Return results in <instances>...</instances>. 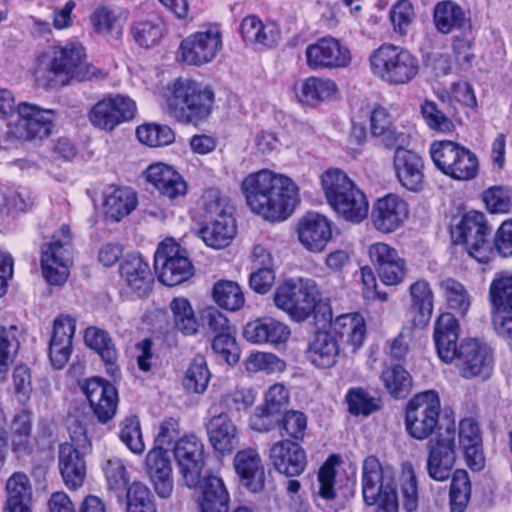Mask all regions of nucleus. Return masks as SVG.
<instances>
[{"label": "nucleus", "instance_id": "f257e3e1", "mask_svg": "<svg viewBox=\"0 0 512 512\" xmlns=\"http://www.w3.org/2000/svg\"><path fill=\"white\" fill-rule=\"evenodd\" d=\"M241 191L249 209L269 222L285 221L300 202L297 184L269 169L248 174L241 183Z\"/></svg>", "mask_w": 512, "mask_h": 512}, {"label": "nucleus", "instance_id": "f03ea898", "mask_svg": "<svg viewBox=\"0 0 512 512\" xmlns=\"http://www.w3.org/2000/svg\"><path fill=\"white\" fill-rule=\"evenodd\" d=\"M169 91L167 111L176 121L198 125L210 115L214 101L210 88L191 79L179 78Z\"/></svg>", "mask_w": 512, "mask_h": 512}, {"label": "nucleus", "instance_id": "7ed1b4c3", "mask_svg": "<svg viewBox=\"0 0 512 512\" xmlns=\"http://www.w3.org/2000/svg\"><path fill=\"white\" fill-rule=\"evenodd\" d=\"M203 225L199 235L206 246L219 250L230 245L237 233L233 207L228 198L210 189L201 199Z\"/></svg>", "mask_w": 512, "mask_h": 512}, {"label": "nucleus", "instance_id": "20e7f679", "mask_svg": "<svg viewBox=\"0 0 512 512\" xmlns=\"http://www.w3.org/2000/svg\"><path fill=\"white\" fill-rule=\"evenodd\" d=\"M321 292L312 278H288L277 285L272 298L275 307L295 322L306 321L315 311Z\"/></svg>", "mask_w": 512, "mask_h": 512}, {"label": "nucleus", "instance_id": "39448f33", "mask_svg": "<svg viewBox=\"0 0 512 512\" xmlns=\"http://www.w3.org/2000/svg\"><path fill=\"white\" fill-rule=\"evenodd\" d=\"M362 495L367 505H376V512H399L394 472L383 466L375 456H368L362 468Z\"/></svg>", "mask_w": 512, "mask_h": 512}, {"label": "nucleus", "instance_id": "423d86ee", "mask_svg": "<svg viewBox=\"0 0 512 512\" xmlns=\"http://www.w3.org/2000/svg\"><path fill=\"white\" fill-rule=\"evenodd\" d=\"M372 73L391 85H404L419 72L418 59L407 49L393 44H383L369 56Z\"/></svg>", "mask_w": 512, "mask_h": 512}, {"label": "nucleus", "instance_id": "0eeeda50", "mask_svg": "<svg viewBox=\"0 0 512 512\" xmlns=\"http://www.w3.org/2000/svg\"><path fill=\"white\" fill-rule=\"evenodd\" d=\"M73 261L72 235L68 225H62L41 247L43 277L51 285L63 284Z\"/></svg>", "mask_w": 512, "mask_h": 512}, {"label": "nucleus", "instance_id": "6e6552de", "mask_svg": "<svg viewBox=\"0 0 512 512\" xmlns=\"http://www.w3.org/2000/svg\"><path fill=\"white\" fill-rule=\"evenodd\" d=\"M430 156L435 166L453 179L468 181L478 174L476 155L455 142L444 140L432 143Z\"/></svg>", "mask_w": 512, "mask_h": 512}, {"label": "nucleus", "instance_id": "1a4fd4ad", "mask_svg": "<svg viewBox=\"0 0 512 512\" xmlns=\"http://www.w3.org/2000/svg\"><path fill=\"white\" fill-rule=\"evenodd\" d=\"M441 403L434 390H426L414 395L406 405L405 428L414 439L430 437L439 424Z\"/></svg>", "mask_w": 512, "mask_h": 512}, {"label": "nucleus", "instance_id": "9d476101", "mask_svg": "<svg viewBox=\"0 0 512 512\" xmlns=\"http://www.w3.org/2000/svg\"><path fill=\"white\" fill-rule=\"evenodd\" d=\"M70 440L59 445V470L65 485L77 489L86 476L84 455L90 451L91 443L82 427L71 432Z\"/></svg>", "mask_w": 512, "mask_h": 512}, {"label": "nucleus", "instance_id": "9b49d317", "mask_svg": "<svg viewBox=\"0 0 512 512\" xmlns=\"http://www.w3.org/2000/svg\"><path fill=\"white\" fill-rule=\"evenodd\" d=\"M154 265L159 281L166 286L181 284L193 275V265L187 251L171 238L159 244Z\"/></svg>", "mask_w": 512, "mask_h": 512}, {"label": "nucleus", "instance_id": "f8f14e48", "mask_svg": "<svg viewBox=\"0 0 512 512\" xmlns=\"http://www.w3.org/2000/svg\"><path fill=\"white\" fill-rule=\"evenodd\" d=\"M85 53L83 46L78 42H69L65 46H53L45 50L38 57V66L35 75L38 81L45 77L43 85H48L52 81V76L65 75L72 78L75 69L84 59Z\"/></svg>", "mask_w": 512, "mask_h": 512}, {"label": "nucleus", "instance_id": "ddd939ff", "mask_svg": "<svg viewBox=\"0 0 512 512\" xmlns=\"http://www.w3.org/2000/svg\"><path fill=\"white\" fill-rule=\"evenodd\" d=\"M56 112L28 102L17 105V119L9 124V134L19 140L43 139L54 127Z\"/></svg>", "mask_w": 512, "mask_h": 512}, {"label": "nucleus", "instance_id": "4468645a", "mask_svg": "<svg viewBox=\"0 0 512 512\" xmlns=\"http://www.w3.org/2000/svg\"><path fill=\"white\" fill-rule=\"evenodd\" d=\"M218 26H208L184 38L179 45V59L187 65L202 66L212 62L222 50Z\"/></svg>", "mask_w": 512, "mask_h": 512}, {"label": "nucleus", "instance_id": "2eb2a0df", "mask_svg": "<svg viewBox=\"0 0 512 512\" xmlns=\"http://www.w3.org/2000/svg\"><path fill=\"white\" fill-rule=\"evenodd\" d=\"M136 111V103L130 97L110 94L92 106L88 119L94 127L112 131L118 125L132 120Z\"/></svg>", "mask_w": 512, "mask_h": 512}, {"label": "nucleus", "instance_id": "dca6fc26", "mask_svg": "<svg viewBox=\"0 0 512 512\" xmlns=\"http://www.w3.org/2000/svg\"><path fill=\"white\" fill-rule=\"evenodd\" d=\"M458 238L465 244L468 254L477 262L487 264L493 256V250L487 240L490 229L485 215L478 211L466 213L458 227Z\"/></svg>", "mask_w": 512, "mask_h": 512}, {"label": "nucleus", "instance_id": "f3484780", "mask_svg": "<svg viewBox=\"0 0 512 512\" xmlns=\"http://www.w3.org/2000/svg\"><path fill=\"white\" fill-rule=\"evenodd\" d=\"M306 65L312 71L346 68L352 61L351 52L338 39L327 36L305 49Z\"/></svg>", "mask_w": 512, "mask_h": 512}, {"label": "nucleus", "instance_id": "a211bd4d", "mask_svg": "<svg viewBox=\"0 0 512 512\" xmlns=\"http://www.w3.org/2000/svg\"><path fill=\"white\" fill-rule=\"evenodd\" d=\"M428 447L427 470L429 476L436 481L447 480L456 460L455 429L446 428L435 440L429 441Z\"/></svg>", "mask_w": 512, "mask_h": 512}, {"label": "nucleus", "instance_id": "6ab92c4d", "mask_svg": "<svg viewBox=\"0 0 512 512\" xmlns=\"http://www.w3.org/2000/svg\"><path fill=\"white\" fill-rule=\"evenodd\" d=\"M367 253L385 285H398L405 279L406 262L394 247L385 242H375L368 246Z\"/></svg>", "mask_w": 512, "mask_h": 512}, {"label": "nucleus", "instance_id": "aec40b11", "mask_svg": "<svg viewBox=\"0 0 512 512\" xmlns=\"http://www.w3.org/2000/svg\"><path fill=\"white\" fill-rule=\"evenodd\" d=\"M174 456L188 487H195L204 466V445L195 435L180 438L174 447Z\"/></svg>", "mask_w": 512, "mask_h": 512}, {"label": "nucleus", "instance_id": "412c9836", "mask_svg": "<svg viewBox=\"0 0 512 512\" xmlns=\"http://www.w3.org/2000/svg\"><path fill=\"white\" fill-rule=\"evenodd\" d=\"M492 352L485 344L467 339L459 346L457 367L464 378L486 376L492 370Z\"/></svg>", "mask_w": 512, "mask_h": 512}, {"label": "nucleus", "instance_id": "4be33fe9", "mask_svg": "<svg viewBox=\"0 0 512 512\" xmlns=\"http://www.w3.org/2000/svg\"><path fill=\"white\" fill-rule=\"evenodd\" d=\"M81 390L100 422L106 423L114 417L118 405V393L112 384L100 378H91L81 385Z\"/></svg>", "mask_w": 512, "mask_h": 512}, {"label": "nucleus", "instance_id": "5701e85b", "mask_svg": "<svg viewBox=\"0 0 512 512\" xmlns=\"http://www.w3.org/2000/svg\"><path fill=\"white\" fill-rule=\"evenodd\" d=\"M298 240L310 252H322L332 238V222L326 216L309 212L297 224Z\"/></svg>", "mask_w": 512, "mask_h": 512}, {"label": "nucleus", "instance_id": "b1692460", "mask_svg": "<svg viewBox=\"0 0 512 512\" xmlns=\"http://www.w3.org/2000/svg\"><path fill=\"white\" fill-rule=\"evenodd\" d=\"M408 213V205L401 197L388 194L374 203L372 222L376 230L391 233L404 224Z\"/></svg>", "mask_w": 512, "mask_h": 512}, {"label": "nucleus", "instance_id": "393cba45", "mask_svg": "<svg viewBox=\"0 0 512 512\" xmlns=\"http://www.w3.org/2000/svg\"><path fill=\"white\" fill-rule=\"evenodd\" d=\"M242 334L252 344L278 346L287 342L291 331L288 325L279 320L261 317L247 322Z\"/></svg>", "mask_w": 512, "mask_h": 512}, {"label": "nucleus", "instance_id": "a878e982", "mask_svg": "<svg viewBox=\"0 0 512 512\" xmlns=\"http://www.w3.org/2000/svg\"><path fill=\"white\" fill-rule=\"evenodd\" d=\"M393 167L399 183L409 191L417 192L424 184L423 159L411 150L395 147Z\"/></svg>", "mask_w": 512, "mask_h": 512}, {"label": "nucleus", "instance_id": "bb28decb", "mask_svg": "<svg viewBox=\"0 0 512 512\" xmlns=\"http://www.w3.org/2000/svg\"><path fill=\"white\" fill-rule=\"evenodd\" d=\"M145 177L162 197L178 200L186 195L185 180L169 165L161 162L151 164L145 171Z\"/></svg>", "mask_w": 512, "mask_h": 512}, {"label": "nucleus", "instance_id": "cd10ccee", "mask_svg": "<svg viewBox=\"0 0 512 512\" xmlns=\"http://www.w3.org/2000/svg\"><path fill=\"white\" fill-rule=\"evenodd\" d=\"M206 429L211 446L223 456L230 455L239 445V431L226 412L212 415Z\"/></svg>", "mask_w": 512, "mask_h": 512}, {"label": "nucleus", "instance_id": "c85d7f7f", "mask_svg": "<svg viewBox=\"0 0 512 512\" xmlns=\"http://www.w3.org/2000/svg\"><path fill=\"white\" fill-rule=\"evenodd\" d=\"M270 460L279 473L288 477L300 475L307 465L305 450L289 440L279 441L271 447Z\"/></svg>", "mask_w": 512, "mask_h": 512}, {"label": "nucleus", "instance_id": "c756f323", "mask_svg": "<svg viewBox=\"0 0 512 512\" xmlns=\"http://www.w3.org/2000/svg\"><path fill=\"white\" fill-rule=\"evenodd\" d=\"M233 466L242 485L252 492L264 486V466L256 449L251 447L239 450L233 459Z\"/></svg>", "mask_w": 512, "mask_h": 512}, {"label": "nucleus", "instance_id": "7c9ffc66", "mask_svg": "<svg viewBox=\"0 0 512 512\" xmlns=\"http://www.w3.org/2000/svg\"><path fill=\"white\" fill-rule=\"evenodd\" d=\"M120 274L137 297H146L152 291L154 278L148 262L140 255L127 256L120 265Z\"/></svg>", "mask_w": 512, "mask_h": 512}, {"label": "nucleus", "instance_id": "2f4dec72", "mask_svg": "<svg viewBox=\"0 0 512 512\" xmlns=\"http://www.w3.org/2000/svg\"><path fill=\"white\" fill-rule=\"evenodd\" d=\"M459 325L451 313L441 314L434 327V342L439 358L444 363H451L458 358Z\"/></svg>", "mask_w": 512, "mask_h": 512}, {"label": "nucleus", "instance_id": "473e14b6", "mask_svg": "<svg viewBox=\"0 0 512 512\" xmlns=\"http://www.w3.org/2000/svg\"><path fill=\"white\" fill-rule=\"evenodd\" d=\"M331 328L352 353L363 346L367 330L365 319L360 313L352 312L337 316L332 321Z\"/></svg>", "mask_w": 512, "mask_h": 512}, {"label": "nucleus", "instance_id": "72a5a7b5", "mask_svg": "<svg viewBox=\"0 0 512 512\" xmlns=\"http://www.w3.org/2000/svg\"><path fill=\"white\" fill-rule=\"evenodd\" d=\"M338 92L335 81L317 76H309L295 85V95L298 101L310 106L334 100L337 98Z\"/></svg>", "mask_w": 512, "mask_h": 512}, {"label": "nucleus", "instance_id": "f704fd0d", "mask_svg": "<svg viewBox=\"0 0 512 512\" xmlns=\"http://www.w3.org/2000/svg\"><path fill=\"white\" fill-rule=\"evenodd\" d=\"M243 40L249 44H259L272 47L278 43L281 36L279 25L275 21L263 22L258 16H246L240 26Z\"/></svg>", "mask_w": 512, "mask_h": 512}, {"label": "nucleus", "instance_id": "c9c22d12", "mask_svg": "<svg viewBox=\"0 0 512 512\" xmlns=\"http://www.w3.org/2000/svg\"><path fill=\"white\" fill-rule=\"evenodd\" d=\"M337 340L328 332H318L305 351L307 360L318 369H329L337 363L339 356Z\"/></svg>", "mask_w": 512, "mask_h": 512}, {"label": "nucleus", "instance_id": "e433bc0d", "mask_svg": "<svg viewBox=\"0 0 512 512\" xmlns=\"http://www.w3.org/2000/svg\"><path fill=\"white\" fill-rule=\"evenodd\" d=\"M368 113L370 133L373 137L390 149L405 144V134L396 129L392 116L385 108L378 106Z\"/></svg>", "mask_w": 512, "mask_h": 512}, {"label": "nucleus", "instance_id": "4c0bfd02", "mask_svg": "<svg viewBox=\"0 0 512 512\" xmlns=\"http://www.w3.org/2000/svg\"><path fill=\"white\" fill-rule=\"evenodd\" d=\"M408 292L413 323L416 326H425L434 310V293L431 285L425 279H418L409 286Z\"/></svg>", "mask_w": 512, "mask_h": 512}, {"label": "nucleus", "instance_id": "58836bf2", "mask_svg": "<svg viewBox=\"0 0 512 512\" xmlns=\"http://www.w3.org/2000/svg\"><path fill=\"white\" fill-rule=\"evenodd\" d=\"M128 10L119 6H99L90 16L94 30L102 35L119 38L128 20Z\"/></svg>", "mask_w": 512, "mask_h": 512}, {"label": "nucleus", "instance_id": "ea45409f", "mask_svg": "<svg viewBox=\"0 0 512 512\" xmlns=\"http://www.w3.org/2000/svg\"><path fill=\"white\" fill-rule=\"evenodd\" d=\"M459 442L464 450L468 466L473 470H481L484 466L482 438L475 420L466 418L460 422Z\"/></svg>", "mask_w": 512, "mask_h": 512}, {"label": "nucleus", "instance_id": "a19ab883", "mask_svg": "<svg viewBox=\"0 0 512 512\" xmlns=\"http://www.w3.org/2000/svg\"><path fill=\"white\" fill-rule=\"evenodd\" d=\"M229 492L222 478L211 475L205 478L198 499L200 512H228Z\"/></svg>", "mask_w": 512, "mask_h": 512}, {"label": "nucleus", "instance_id": "79ce46f5", "mask_svg": "<svg viewBox=\"0 0 512 512\" xmlns=\"http://www.w3.org/2000/svg\"><path fill=\"white\" fill-rule=\"evenodd\" d=\"M337 201L339 202H332L330 206L346 221L360 223L368 215V200L357 186L338 196Z\"/></svg>", "mask_w": 512, "mask_h": 512}, {"label": "nucleus", "instance_id": "37998d69", "mask_svg": "<svg viewBox=\"0 0 512 512\" xmlns=\"http://www.w3.org/2000/svg\"><path fill=\"white\" fill-rule=\"evenodd\" d=\"M84 341L88 347L100 355L106 364L107 373L116 377L119 373L118 352L109 334L102 329L88 327L84 334Z\"/></svg>", "mask_w": 512, "mask_h": 512}, {"label": "nucleus", "instance_id": "c03bdc74", "mask_svg": "<svg viewBox=\"0 0 512 512\" xmlns=\"http://www.w3.org/2000/svg\"><path fill=\"white\" fill-rule=\"evenodd\" d=\"M137 206L136 193L127 187L109 188L104 197V213L113 221H120Z\"/></svg>", "mask_w": 512, "mask_h": 512}, {"label": "nucleus", "instance_id": "a18cd8bd", "mask_svg": "<svg viewBox=\"0 0 512 512\" xmlns=\"http://www.w3.org/2000/svg\"><path fill=\"white\" fill-rule=\"evenodd\" d=\"M436 28L443 34L453 30L470 31L471 23L460 6L452 1H443L434 9Z\"/></svg>", "mask_w": 512, "mask_h": 512}, {"label": "nucleus", "instance_id": "49530a36", "mask_svg": "<svg viewBox=\"0 0 512 512\" xmlns=\"http://www.w3.org/2000/svg\"><path fill=\"white\" fill-rule=\"evenodd\" d=\"M7 501L6 507L9 512H31V485L26 474L14 473L6 483Z\"/></svg>", "mask_w": 512, "mask_h": 512}, {"label": "nucleus", "instance_id": "de8ad7c7", "mask_svg": "<svg viewBox=\"0 0 512 512\" xmlns=\"http://www.w3.org/2000/svg\"><path fill=\"white\" fill-rule=\"evenodd\" d=\"M381 380L387 392L395 399L406 398L412 390V376L399 364L386 366L382 370Z\"/></svg>", "mask_w": 512, "mask_h": 512}, {"label": "nucleus", "instance_id": "09e8293b", "mask_svg": "<svg viewBox=\"0 0 512 512\" xmlns=\"http://www.w3.org/2000/svg\"><path fill=\"white\" fill-rule=\"evenodd\" d=\"M169 309L176 330L186 336L197 333L199 323L190 302L186 298H174L169 304Z\"/></svg>", "mask_w": 512, "mask_h": 512}, {"label": "nucleus", "instance_id": "8fccbe9b", "mask_svg": "<svg viewBox=\"0 0 512 512\" xmlns=\"http://www.w3.org/2000/svg\"><path fill=\"white\" fill-rule=\"evenodd\" d=\"M131 35L139 46L150 48L160 42L164 35V25L157 17L139 19L133 22Z\"/></svg>", "mask_w": 512, "mask_h": 512}, {"label": "nucleus", "instance_id": "3c124183", "mask_svg": "<svg viewBox=\"0 0 512 512\" xmlns=\"http://www.w3.org/2000/svg\"><path fill=\"white\" fill-rule=\"evenodd\" d=\"M321 186L328 204L338 202V196L347 192L356 186L355 183L347 176V174L338 169H328L321 175Z\"/></svg>", "mask_w": 512, "mask_h": 512}, {"label": "nucleus", "instance_id": "603ef678", "mask_svg": "<svg viewBox=\"0 0 512 512\" xmlns=\"http://www.w3.org/2000/svg\"><path fill=\"white\" fill-rule=\"evenodd\" d=\"M213 298L222 308L237 311L245 303L244 294L240 286L233 281H218L213 287Z\"/></svg>", "mask_w": 512, "mask_h": 512}, {"label": "nucleus", "instance_id": "864d4df0", "mask_svg": "<svg viewBox=\"0 0 512 512\" xmlns=\"http://www.w3.org/2000/svg\"><path fill=\"white\" fill-rule=\"evenodd\" d=\"M244 366L249 373L277 374L286 369V363L283 359L274 353L262 351L251 353L245 359Z\"/></svg>", "mask_w": 512, "mask_h": 512}, {"label": "nucleus", "instance_id": "5fc2aeb1", "mask_svg": "<svg viewBox=\"0 0 512 512\" xmlns=\"http://www.w3.org/2000/svg\"><path fill=\"white\" fill-rule=\"evenodd\" d=\"M210 372L203 356L193 359L187 368L182 384L186 391L191 393H203L208 386Z\"/></svg>", "mask_w": 512, "mask_h": 512}, {"label": "nucleus", "instance_id": "6e6d98bb", "mask_svg": "<svg viewBox=\"0 0 512 512\" xmlns=\"http://www.w3.org/2000/svg\"><path fill=\"white\" fill-rule=\"evenodd\" d=\"M492 309H512V274L497 273L489 287Z\"/></svg>", "mask_w": 512, "mask_h": 512}, {"label": "nucleus", "instance_id": "4d7b16f0", "mask_svg": "<svg viewBox=\"0 0 512 512\" xmlns=\"http://www.w3.org/2000/svg\"><path fill=\"white\" fill-rule=\"evenodd\" d=\"M471 495V483L465 470H456L453 473L450 487L451 512H464Z\"/></svg>", "mask_w": 512, "mask_h": 512}, {"label": "nucleus", "instance_id": "13d9d810", "mask_svg": "<svg viewBox=\"0 0 512 512\" xmlns=\"http://www.w3.org/2000/svg\"><path fill=\"white\" fill-rule=\"evenodd\" d=\"M440 288L448 306L460 315H465L470 308V296L464 285L448 278L440 282Z\"/></svg>", "mask_w": 512, "mask_h": 512}, {"label": "nucleus", "instance_id": "bf43d9fd", "mask_svg": "<svg viewBox=\"0 0 512 512\" xmlns=\"http://www.w3.org/2000/svg\"><path fill=\"white\" fill-rule=\"evenodd\" d=\"M138 140L150 147H160L171 144L175 135L172 129L167 125L145 124L136 130Z\"/></svg>", "mask_w": 512, "mask_h": 512}, {"label": "nucleus", "instance_id": "052dcab7", "mask_svg": "<svg viewBox=\"0 0 512 512\" xmlns=\"http://www.w3.org/2000/svg\"><path fill=\"white\" fill-rule=\"evenodd\" d=\"M120 439L127 448L135 453L141 454L145 450V444L142 438L140 421L137 416L126 417L120 423Z\"/></svg>", "mask_w": 512, "mask_h": 512}, {"label": "nucleus", "instance_id": "680f3d73", "mask_svg": "<svg viewBox=\"0 0 512 512\" xmlns=\"http://www.w3.org/2000/svg\"><path fill=\"white\" fill-rule=\"evenodd\" d=\"M256 393L251 388H236L221 397L220 405L230 412H246L255 402Z\"/></svg>", "mask_w": 512, "mask_h": 512}, {"label": "nucleus", "instance_id": "e2e57ef3", "mask_svg": "<svg viewBox=\"0 0 512 512\" xmlns=\"http://www.w3.org/2000/svg\"><path fill=\"white\" fill-rule=\"evenodd\" d=\"M349 412L353 415L368 416L379 408L378 399L362 388L350 389L346 395Z\"/></svg>", "mask_w": 512, "mask_h": 512}, {"label": "nucleus", "instance_id": "0e129e2a", "mask_svg": "<svg viewBox=\"0 0 512 512\" xmlns=\"http://www.w3.org/2000/svg\"><path fill=\"white\" fill-rule=\"evenodd\" d=\"M421 115L426 125L434 131L449 133L454 129V124L437 106L430 100L421 104Z\"/></svg>", "mask_w": 512, "mask_h": 512}, {"label": "nucleus", "instance_id": "69168bd1", "mask_svg": "<svg viewBox=\"0 0 512 512\" xmlns=\"http://www.w3.org/2000/svg\"><path fill=\"white\" fill-rule=\"evenodd\" d=\"M32 204L33 198L25 188H6L0 193V207L8 213L23 212Z\"/></svg>", "mask_w": 512, "mask_h": 512}, {"label": "nucleus", "instance_id": "338daca9", "mask_svg": "<svg viewBox=\"0 0 512 512\" xmlns=\"http://www.w3.org/2000/svg\"><path fill=\"white\" fill-rule=\"evenodd\" d=\"M235 330L215 335L212 341V349L228 365L232 366L239 360V350L234 337Z\"/></svg>", "mask_w": 512, "mask_h": 512}, {"label": "nucleus", "instance_id": "774afa93", "mask_svg": "<svg viewBox=\"0 0 512 512\" xmlns=\"http://www.w3.org/2000/svg\"><path fill=\"white\" fill-rule=\"evenodd\" d=\"M482 198L490 213H508L512 207L510 192L505 187H490L483 192Z\"/></svg>", "mask_w": 512, "mask_h": 512}]
</instances>
